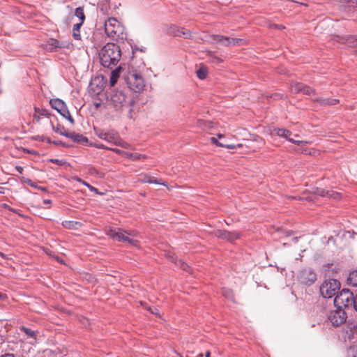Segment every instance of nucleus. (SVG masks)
Here are the masks:
<instances>
[{"instance_id": "a211bd4d", "label": "nucleus", "mask_w": 357, "mask_h": 357, "mask_svg": "<svg viewBox=\"0 0 357 357\" xmlns=\"http://www.w3.org/2000/svg\"><path fill=\"white\" fill-rule=\"evenodd\" d=\"M141 181L143 183H155L167 186V184L165 182H163L162 180H158L153 176L146 174L143 176V177L141 178Z\"/></svg>"}, {"instance_id": "c756f323", "label": "nucleus", "mask_w": 357, "mask_h": 357, "mask_svg": "<svg viewBox=\"0 0 357 357\" xmlns=\"http://www.w3.org/2000/svg\"><path fill=\"white\" fill-rule=\"evenodd\" d=\"M127 156L132 160L145 159L146 158L145 155H142L138 153H127Z\"/></svg>"}, {"instance_id": "4c0bfd02", "label": "nucleus", "mask_w": 357, "mask_h": 357, "mask_svg": "<svg viewBox=\"0 0 357 357\" xmlns=\"http://www.w3.org/2000/svg\"><path fill=\"white\" fill-rule=\"evenodd\" d=\"M50 162L59 165H62L63 164V161L59 159H51Z\"/></svg>"}, {"instance_id": "423d86ee", "label": "nucleus", "mask_w": 357, "mask_h": 357, "mask_svg": "<svg viewBox=\"0 0 357 357\" xmlns=\"http://www.w3.org/2000/svg\"><path fill=\"white\" fill-rule=\"evenodd\" d=\"M354 295L349 289H343L337 294L334 299V304L337 308L343 309L352 305Z\"/></svg>"}, {"instance_id": "f704fd0d", "label": "nucleus", "mask_w": 357, "mask_h": 357, "mask_svg": "<svg viewBox=\"0 0 357 357\" xmlns=\"http://www.w3.org/2000/svg\"><path fill=\"white\" fill-rule=\"evenodd\" d=\"M22 330L29 336L30 337H34L36 335L35 332L31 331L29 328L22 327Z\"/></svg>"}, {"instance_id": "ddd939ff", "label": "nucleus", "mask_w": 357, "mask_h": 357, "mask_svg": "<svg viewBox=\"0 0 357 357\" xmlns=\"http://www.w3.org/2000/svg\"><path fill=\"white\" fill-rule=\"evenodd\" d=\"M215 236L218 238L226 239L229 241H234L239 238L237 232H231L225 230H218L215 232Z\"/></svg>"}, {"instance_id": "6ab92c4d", "label": "nucleus", "mask_w": 357, "mask_h": 357, "mask_svg": "<svg viewBox=\"0 0 357 357\" xmlns=\"http://www.w3.org/2000/svg\"><path fill=\"white\" fill-rule=\"evenodd\" d=\"M168 257L170 258L172 262H174L177 266L180 267L184 271H188L189 266L187 264L183 261L181 259H177L174 255H169Z\"/></svg>"}, {"instance_id": "39448f33", "label": "nucleus", "mask_w": 357, "mask_h": 357, "mask_svg": "<svg viewBox=\"0 0 357 357\" xmlns=\"http://www.w3.org/2000/svg\"><path fill=\"white\" fill-rule=\"evenodd\" d=\"M125 79L128 87L134 92L139 93L144 90L145 86L144 78L136 70L128 71Z\"/></svg>"}, {"instance_id": "f257e3e1", "label": "nucleus", "mask_w": 357, "mask_h": 357, "mask_svg": "<svg viewBox=\"0 0 357 357\" xmlns=\"http://www.w3.org/2000/svg\"><path fill=\"white\" fill-rule=\"evenodd\" d=\"M100 63L106 68L116 66L121 59V50L114 43L106 44L99 52Z\"/></svg>"}, {"instance_id": "c9c22d12", "label": "nucleus", "mask_w": 357, "mask_h": 357, "mask_svg": "<svg viewBox=\"0 0 357 357\" xmlns=\"http://www.w3.org/2000/svg\"><path fill=\"white\" fill-rule=\"evenodd\" d=\"M79 182H82L84 185H86L91 192H97L98 190L90 184L87 183L86 181H82L79 179Z\"/></svg>"}, {"instance_id": "09e8293b", "label": "nucleus", "mask_w": 357, "mask_h": 357, "mask_svg": "<svg viewBox=\"0 0 357 357\" xmlns=\"http://www.w3.org/2000/svg\"><path fill=\"white\" fill-rule=\"evenodd\" d=\"M273 26L275 28L278 29H284V26H282V25L273 24Z\"/></svg>"}, {"instance_id": "0e129e2a", "label": "nucleus", "mask_w": 357, "mask_h": 357, "mask_svg": "<svg viewBox=\"0 0 357 357\" xmlns=\"http://www.w3.org/2000/svg\"><path fill=\"white\" fill-rule=\"evenodd\" d=\"M199 356H200V357H203V354H200V355H199Z\"/></svg>"}, {"instance_id": "393cba45", "label": "nucleus", "mask_w": 357, "mask_h": 357, "mask_svg": "<svg viewBox=\"0 0 357 357\" xmlns=\"http://www.w3.org/2000/svg\"><path fill=\"white\" fill-rule=\"evenodd\" d=\"M222 295L229 300L234 301V296L233 291L230 289L223 288L222 290Z\"/></svg>"}, {"instance_id": "a19ab883", "label": "nucleus", "mask_w": 357, "mask_h": 357, "mask_svg": "<svg viewBox=\"0 0 357 357\" xmlns=\"http://www.w3.org/2000/svg\"><path fill=\"white\" fill-rule=\"evenodd\" d=\"M63 117L66 118L67 119H68V121L71 123H74V119H73V117L71 116L70 112H68V115H65V116H63Z\"/></svg>"}, {"instance_id": "864d4df0", "label": "nucleus", "mask_w": 357, "mask_h": 357, "mask_svg": "<svg viewBox=\"0 0 357 357\" xmlns=\"http://www.w3.org/2000/svg\"><path fill=\"white\" fill-rule=\"evenodd\" d=\"M45 142H46L49 144L52 143V141L49 137H45Z\"/></svg>"}, {"instance_id": "7c9ffc66", "label": "nucleus", "mask_w": 357, "mask_h": 357, "mask_svg": "<svg viewBox=\"0 0 357 357\" xmlns=\"http://www.w3.org/2000/svg\"><path fill=\"white\" fill-rule=\"evenodd\" d=\"M34 111L36 113L38 114L40 116H49V115H50L48 110L46 109H43V108H39V107H35Z\"/></svg>"}, {"instance_id": "2eb2a0df", "label": "nucleus", "mask_w": 357, "mask_h": 357, "mask_svg": "<svg viewBox=\"0 0 357 357\" xmlns=\"http://www.w3.org/2000/svg\"><path fill=\"white\" fill-rule=\"evenodd\" d=\"M272 135H277L280 137H283L289 141L291 139L289 137L291 135V132L284 128H273L271 131Z\"/></svg>"}, {"instance_id": "a18cd8bd", "label": "nucleus", "mask_w": 357, "mask_h": 357, "mask_svg": "<svg viewBox=\"0 0 357 357\" xmlns=\"http://www.w3.org/2000/svg\"><path fill=\"white\" fill-rule=\"evenodd\" d=\"M51 45L57 47H59V41L56 40H53Z\"/></svg>"}, {"instance_id": "412c9836", "label": "nucleus", "mask_w": 357, "mask_h": 357, "mask_svg": "<svg viewBox=\"0 0 357 357\" xmlns=\"http://www.w3.org/2000/svg\"><path fill=\"white\" fill-rule=\"evenodd\" d=\"M82 23H77L74 24L73 29V38L77 40H80L82 39L81 34H80V28L82 26Z\"/></svg>"}, {"instance_id": "8fccbe9b", "label": "nucleus", "mask_w": 357, "mask_h": 357, "mask_svg": "<svg viewBox=\"0 0 357 357\" xmlns=\"http://www.w3.org/2000/svg\"><path fill=\"white\" fill-rule=\"evenodd\" d=\"M51 203H52V201L50 199H44L43 200L44 204H51Z\"/></svg>"}, {"instance_id": "473e14b6", "label": "nucleus", "mask_w": 357, "mask_h": 357, "mask_svg": "<svg viewBox=\"0 0 357 357\" xmlns=\"http://www.w3.org/2000/svg\"><path fill=\"white\" fill-rule=\"evenodd\" d=\"M289 142H290L293 144H297V145H300V146H303V145L308 144V142H307V141L295 140L292 138L289 139Z\"/></svg>"}, {"instance_id": "6e6552de", "label": "nucleus", "mask_w": 357, "mask_h": 357, "mask_svg": "<svg viewBox=\"0 0 357 357\" xmlns=\"http://www.w3.org/2000/svg\"><path fill=\"white\" fill-rule=\"evenodd\" d=\"M347 319V314L343 309L337 308L328 312L327 320L333 326H339L344 324Z\"/></svg>"}, {"instance_id": "6e6d98bb", "label": "nucleus", "mask_w": 357, "mask_h": 357, "mask_svg": "<svg viewBox=\"0 0 357 357\" xmlns=\"http://www.w3.org/2000/svg\"><path fill=\"white\" fill-rule=\"evenodd\" d=\"M38 189H40V190H41L43 191H46L47 190L45 187H38Z\"/></svg>"}, {"instance_id": "49530a36", "label": "nucleus", "mask_w": 357, "mask_h": 357, "mask_svg": "<svg viewBox=\"0 0 357 357\" xmlns=\"http://www.w3.org/2000/svg\"><path fill=\"white\" fill-rule=\"evenodd\" d=\"M15 169H17V171L20 173V174H22L23 172V167H20V166H16L15 167Z\"/></svg>"}, {"instance_id": "9d476101", "label": "nucleus", "mask_w": 357, "mask_h": 357, "mask_svg": "<svg viewBox=\"0 0 357 357\" xmlns=\"http://www.w3.org/2000/svg\"><path fill=\"white\" fill-rule=\"evenodd\" d=\"M298 278L301 284L310 286L316 281L317 276L311 269H304L300 272Z\"/></svg>"}, {"instance_id": "603ef678", "label": "nucleus", "mask_w": 357, "mask_h": 357, "mask_svg": "<svg viewBox=\"0 0 357 357\" xmlns=\"http://www.w3.org/2000/svg\"><path fill=\"white\" fill-rule=\"evenodd\" d=\"M36 139H40V141L45 142V137H44V136H38Z\"/></svg>"}, {"instance_id": "f8f14e48", "label": "nucleus", "mask_w": 357, "mask_h": 357, "mask_svg": "<svg viewBox=\"0 0 357 357\" xmlns=\"http://www.w3.org/2000/svg\"><path fill=\"white\" fill-rule=\"evenodd\" d=\"M52 107L56 109L62 116L68 115V109L66 103L61 99H52L50 102Z\"/></svg>"}, {"instance_id": "4d7b16f0", "label": "nucleus", "mask_w": 357, "mask_h": 357, "mask_svg": "<svg viewBox=\"0 0 357 357\" xmlns=\"http://www.w3.org/2000/svg\"><path fill=\"white\" fill-rule=\"evenodd\" d=\"M210 355H211L210 351H207L206 352V354H205L206 357H210Z\"/></svg>"}, {"instance_id": "e433bc0d", "label": "nucleus", "mask_w": 357, "mask_h": 357, "mask_svg": "<svg viewBox=\"0 0 357 357\" xmlns=\"http://www.w3.org/2000/svg\"><path fill=\"white\" fill-rule=\"evenodd\" d=\"M147 310H149L151 313L153 314H155L157 316L159 315V311L157 308L155 307H148L147 308Z\"/></svg>"}, {"instance_id": "de8ad7c7", "label": "nucleus", "mask_w": 357, "mask_h": 357, "mask_svg": "<svg viewBox=\"0 0 357 357\" xmlns=\"http://www.w3.org/2000/svg\"><path fill=\"white\" fill-rule=\"evenodd\" d=\"M0 357H15V356L13 354H6L0 356Z\"/></svg>"}, {"instance_id": "7ed1b4c3", "label": "nucleus", "mask_w": 357, "mask_h": 357, "mask_svg": "<svg viewBox=\"0 0 357 357\" xmlns=\"http://www.w3.org/2000/svg\"><path fill=\"white\" fill-rule=\"evenodd\" d=\"M105 232L107 236L116 241L128 242L134 246L138 245V241L132 238L138 235L137 231L135 230L126 231L119 228H109Z\"/></svg>"}, {"instance_id": "5701e85b", "label": "nucleus", "mask_w": 357, "mask_h": 357, "mask_svg": "<svg viewBox=\"0 0 357 357\" xmlns=\"http://www.w3.org/2000/svg\"><path fill=\"white\" fill-rule=\"evenodd\" d=\"M197 76L200 79H204L206 77L208 70L206 67L202 66L196 72Z\"/></svg>"}, {"instance_id": "37998d69", "label": "nucleus", "mask_w": 357, "mask_h": 357, "mask_svg": "<svg viewBox=\"0 0 357 357\" xmlns=\"http://www.w3.org/2000/svg\"><path fill=\"white\" fill-rule=\"evenodd\" d=\"M96 147L98 148V149H107L105 145H103L102 144H96Z\"/></svg>"}, {"instance_id": "72a5a7b5", "label": "nucleus", "mask_w": 357, "mask_h": 357, "mask_svg": "<svg viewBox=\"0 0 357 357\" xmlns=\"http://www.w3.org/2000/svg\"><path fill=\"white\" fill-rule=\"evenodd\" d=\"M208 124H209L208 122L204 121L203 120H198L197 121V126L203 129H205L208 126Z\"/></svg>"}, {"instance_id": "e2e57ef3", "label": "nucleus", "mask_w": 357, "mask_h": 357, "mask_svg": "<svg viewBox=\"0 0 357 357\" xmlns=\"http://www.w3.org/2000/svg\"><path fill=\"white\" fill-rule=\"evenodd\" d=\"M241 146H242L241 144H238L237 146L241 147Z\"/></svg>"}, {"instance_id": "13d9d810", "label": "nucleus", "mask_w": 357, "mask_h": 357, "mask_svg": "<svg viewBox=\"0 0 357 357\" xmlns=\"http://www.w3.org/2000/svg\"><path fill=\"white\" fill-rule=\"evenodd\" d=\"M218 137L219 139H221V138L224 137V135H222V134H218Z\"/></svg>"}, {"instance_id": "f3484780", "label": "nucleus", "mask_w": 357, "mask_h": 357, "mask_svg": "<svg viewBox=\"0 0 357 357\" xmlns=\"http://www.w3.org/2000/svg\"><path fill=\"white\" fill-rule=\"evenodd\" d=\"M67 137L72 139L74 142L80 144H86L88 142V139L82 135L76 133L75 132H68Z\"/></svg>"}, {"instance_id": "bb28decb", "label": "nucleus", "mask_w": 357, "mask_h": 357, "mask_svg": "<svg viewBox=\"0 0 357 357\" xmlns=\"http://www.w3.org/2000/svg\"><path fill=\"white\" fill-rule=\"evenodd\" d=\"M80 223L75 221H63L62 225L68 229H75L77 225H79Z\"/></svg>"}, {"instance_id": "0eeeda50", "label": "nucleus", "mask_w": 357, "mask_h": 357, "mask_svg": "<svg viewBox=\"0 0 357 357\" xmlns=\"http://www.w3.org/2000/svg\"><path fill=\"white\" fill-rule=\"evenodd\" d=\"M340 288V283L337 280L324 281L320 286V293L324 298H332Z\"/></svg>"}, {"instance_id": "9b49d317", "label": "nucleus", "mask_w": 357, "mask_h": 357, "mask_svg": "<svg viewBox=\"0 0 357 357\" xmlns=\"http://www.w3.org/2000/svg\"><path fill=\"white\" fill-rule=\"evenodd\" d=\"M290 89L293 93H303L306 95L314 94L315 92V91L311 87L301 82L292 83L290 86Z\"/></svg>"}, {"instance_id": "cd10ccee", "label": "nucleus", "mask_w": 357, "mask_h": 357, "mask_svg": "<svg viewBox=\"0 0 357 357\" xmlns=\"http://www.w3.org/2000/svg\"><path fill=\"white\" fill-rule=\"evenodd\" d=\"M345 43L350 46H355L357 45V36H349L345 38Z\"/></svg>"}, {"instance_id": "c85d7f7f", "label": "nucleus", "mask_w": 357, "mask_h": 357, "mask_svg": "<svg viewBox=\"0 0 357 357\" xmlns=\"http://www.w3.org/2000/svg\"><path fill=\"white\" fill-rule=\"evenodd\" d=\"M52 129L55 132L59 133L61 135H63L66 137H67V135H68V132L66 131L63 126L58 125V126L54 127V126H52Z\"/></svg>"}, {"instance_id": "79ce46f5", "label": "nucleus", "mask_w": 357, "mask_h": 357, "mask_svg": "<svg viewBox=\"0 0 357 357\" xmlns=\"http://www.w3.org/2000/svg\"><path fill=\"white\" fill-rule=\"evenodd\" d=\"M301 152L304 154H312V151L309 150L307 148H304L301 150Z\"/></svg>"}, {"instance_id": "052dcab7", "label": "nucleus", "mask_w": 357, "mask_h": 357, "mask_svg": "<svg viewBox=\"0 0 357 357\" xmlns=\"http://www.w3.org/2000/svg\"><path fill=\"white\" fill-rule=\"evenodd\" d=\"M215 59H216L218 62H220V59L219 58H215Z\"/></svg>"}, {"instance_id": "2f4dec72", "label": "nucleus", "mask_w": 357, "mask_h": 357, "mask_svg": "<svg viewBox=\"0 0 357 357\" xmlns=\"http://www.w3.org/2000/svg\"><path fill=\"white\" fill-rule=\"evenodd\" d=\"M119 77V75L118 72L113 71L112 73V75H111L110 81H109L111 86H114L116 83Z\"/></svg>"}, {"instance_id": "1a4fd4ad", "label": "nucleus", "mask_w": 357, "mask_h": 357, "mask_svg": "<svg viewBox=\"0 0 357 357\" xmlns=\"http://www.w3.org/2000/svg\"><path fill=\"white\" fill-rule=\"evenodd\" d=\"M99 138L117 146H124V142L114 131L105 132L103 130L97 133Z\"/></svg>"}, {"instance_id": "4be33fe9", "label": "nucleus", "mask_w": 357, "mask_h": 357, "mask_svg": "<svg viewBox=\"0 0 357 357\" xmlns=\"http://www.w3.org/2000/svg\"><path fill=\"white\" fill-rule=\"evenodd\" d=\"M210 141L212 144H215L216 146H220V147H225L227 149H233L234 148H236V146L234 145V144H223L220 142H219L217 138L213 137H211L210 138Z\"/></svg>"}, {"instance_id": "a878e982", "label": "nucleus", "mask_w": 357, "mask_h": 357, "mask_svg": "<svg viewBox=\"0 0 357 357\" xmlns=\"http://www.w3.org/2000/svg\"><path fill=\"white\" fill-rule=\"evenodd\" d=\"M317 101H319L321 105H334L339 102V100L337 99H321L317 100Z\"/></svg>"}, {"instance_id": "bf43d9fd", "label": "nucleus", "mask_w": 357, "mask_h": 357, "mask_svg": "<svg viewBox=\"0 0 357 357\" xmlns=\"http://www.w3.org/2000/svg\"><path fill=\"white\" fill-rule=\"evenodd\" d=\"M54 143L55 144H61V142H54Z\"/></svg>"}, {"instance_id": "dca6fc26", "label": "nucleus", "mask_w": 357, "mask_h": 357, "mask_svg": "<svg viewBox=\"0 0 357 357\" xmlns=\"http://www.w3.org/2000/svg\"><path fill=\"white\" fill-rule=\"evenodd\" d=\"M315 193L321 197H332L335 199H337L340 197L339 193L335 192L334 191H329V190L322 189V188L317 189Z\"/></svg>"}, {"instance_id": "aec40b11", "label": "nucleus", "mask_w": 357, "mask_h": 357, "mask_svg": "<svg viewBox=\"0 0 357 357\" xmlns=\"http://www.w3.org/2000/svg\"><path fill=\"white\" fill-rule=\"evenodd\" d=\"M347 283L349 285L357 287V269L350 272L347 278Z\"/></svg>"}, {"instance_id": "f03ea898", "label": "nucleus", "mask_w": 357, "mask_h": 357, "mask_svg": "<svg viewBox=\"0 0 357 357\" xmlns=\"http://www.w3.org/2000/svg\"><path fill=\"white\" fill-rule=\"evenodd\" d=\"M108 102L116 111H123V109H128L130 113L132 110V106L134 102L133 99L127 96L125 93L120 90H113L107 97Z\"/></svg>"}, {"instance_id": "3c124183", "label": "nucleus", "mask_w": 357, "mask_h": 357, "mask_svg": "<svg viewBox=\"0 0 357 357\" xmlns=\"http://www.w3.org/2000/svg\"><path fill=\"white\" fill-rule=\"evenodd\" d=\"M108 149L112 150V151H114L116 153H121V150L117 149H110V148H108Z\"/></svg>"}, {"instance_id": "ea45409f", "label": "nucleus", "mask_w": 357, "mask_h": 357, "mask_svg": "<svg viewBox=\"0 0 357 357\" xmlns=\"http://www.w3.org/2000/svg\"><path fill=\"white\" fill-rule=\"evenodd\" d=\"M352 305L356 311H357V294L356 295L355 297H354Z\"/></svg>"}, {"instance_id": "c03bdc74", "label": "nucleus", "mask_w": 357, "mask_h": 357, "mask_svg": "<svg viewBox=\"0 0 357 357\" xmlns=\"http://www.w3.org/2000/svg\"><path fill=\"white\" fill-rule=\"evenodd\" d=\"M40 116L38 114L36 113V112H35V114H33V118H34V119H35L38 122H39V121H40Z\"/></svg>"}, {"instance_id": "680f3d73", "label": "nucleus", "mask_w": 357, "mask_h": 357, "mask_svg": "<svg viewBox=\"0 0 357 357\" xmlns=\"http://www.w3.org/2000/svg\"><path fill=\"white\" fill-rule=\"evenodd\" d=\"M31 186H33V187H34V188H36V186H35V185H33V184H32V183H31Z\"/></svg>"}, {"instance_id": "5fc2aeb1", "label": "nucleus", "mask_w": 357, "mask_h": 357, "mask_svg": "<svg viewBox=\"0 0 357 357\" xmlns=\"http://www.w3.org/2000/svg\"><path fill=\"white\" fill-rule=\"evenodd\" d=\"M0 194H4V188L3 187H0Z\"/></svg>"}, {"instance_id": "69168bd1", "label": "nucleus", "mask_w": 357, "mask_h": 357, "mask_svg": "<svg viewBox=\"0 0 357 357\" xmlns=\"http://www.w3.org/2000/svg\"><path fill=\"white\" fill-rule=\"evenodd\" d=\"M1 297H2V294L0 293V298H1Z\"/></svg>"}, {"instance_id": "58836bf2", "label": "nucleus", "mask_w": 357, "mask_h": 357, "mask_svg": "<svg viewBox=\"0 0 357 357\" xmlns=\"http://www.w3.org/2000/svg\"><path fill=\"white\" fill-rule=\"evenodd\" d=\"M180 33H182V35L186 38H190L191 37V33L188 31H181Z\"/></svg>"}, {"instance_id": "20e7f679", "label": "nucleus", "mask_w": 357, "mask_h": 357, "mask_svg": "<svg viewBox=\"0 0 357 357\" xmlns=\"http://www.w3.org/2000/svg\"><path fill=\"white\" fill-rule=\"evenodd\" d=\"M105 31L112 40L123 38V27L115 18H109L105 23Z\"/></svg>"}, {"instance_id": "b1692460", "label": "nucleus", "mask_w": 357, "mask_h": 357, "mask_svg": "<svg viewBox=\"0 0 357 357\" xmlns=\"http://www.w3.org/2000/svg\"><path fill=\"white\" fill-rule=\"evenodd\" d=\"M75 15L80 20L79 23H84L85 20V15L82 7H78L75 9Z\"/></svg>"}, {"instance_id": "4468645a", "label": "nucleus", "mask_w": 357, "mask_h": 357, "mask_svg": "<svg viewBox=\"0 0 357 357\" xmlns=\"http://www.w3.org/2000/svg\"><path fill=\"white\" fill-rule=\"evenodd\" d=\"M214 40L218 43H222L224 45H237L241 42V39L229 38L226 36H222L220 35H215L213 36Z\"/></svg>"}]
</instances>
